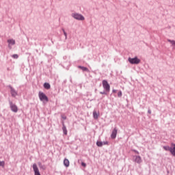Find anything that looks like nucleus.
<instances>
[{
    "label": "nucleus",
    "instance_id": "1",
    "mask_svg": "<svg viewBox=\"0 0 175 175\" xmlns=\"http://www.w3.org/2000/svg\"><path fill=\"white\" fill-rule=\"evenodd\" d=\"M38 95L40 100L42 102H49V98L47 97V96H46V94H44V93L40 92Z\"/></svg>",
    "mask_w": 175,
    "mask_h": 175
},
{
    "label": "nucleus",
    "instance_id": "2",
    "mask_svg": "<svg viewBox=\"0 0 175 175\" xmlns=\"http://www.w3.org/2000/svg\"><path fill=\"white\" fill-rule=\"evenodd\" d=\"M103 86L104 90H106L107 91V92H109L110 91V85L109 84L107 81H106V80L103 81Z\"/></svg>",
    "mask_w": 175,
    "mask_h": 175
},
{
    "label": "nucleus",
    "instance_id": "3",
    "mask_svg": "<svg viewBox=\"0 0 175 175\" xmlns=\"http://www.w3.org/2000/svg\"><path fill=\"white\" fill-rule=\"evenodd\" d=\"M72 17H74L75 20H79L81 21H83V20H85V18L83 16V15L80 14H72Z\"/></svg>",
    "mask_w": 175,
    "mask_h": 175
},
{
    "label": "nucleus",
    "instance_id": "4",
    "mask_svg": "<svg viewBox=\"0 0 175 175\" xmlns=\"http://www.w3.org/2000/svg\"><path fill=\"white\" fill-rule=\"evenodd\" d=\"M129 62H130V64H140V59H139L137 57H135V58L129 57Z\"/></svg>",
    "mask_w": 175,
    "mask_h": 175
},
{
    "label": "nucleus",
    "instance_id": "5",
    "mask_svg": "<svg viewBox=\"0 0 175 175\" xmlns=\"http://www.w3.org/2000/svg\"><path fill=\"white\" fill-rule=\"evenodd\" d=\"M10 109L14 113H17L18 111V107H17V105L15 104H13V103H10Z\"/></svg>",
    "mask_w": 175,
    "mask_h": 175
},
{
    "label": "nucleus",
    "instance_id": "6",
    "mask_svg": "<svg viewBox=\"0 0 175 175\" xmlns=\"http://www.w3.org/2000/svg\"><path fill=\"white\" fill-rule=\"evenodd\" d=\"M33 170L34 172V175H40L39 168H38V165L36 163L33 164Z\"/></svg>",
    "mask_w": 175,
    "mask_h": 175
},
{
    "label": "nucleus",
    "instance_id": "7",
    "mask_svg": "<svg viewBox=\"0 0 175 175\" xmlns=\"http://www.w3.org/2000/svg\"><path fill=\"white\" fill-rule=\"evenodd\" d=\"M134 158V161L136 163L140 164L142 162V157L140 156H135Z\"/></svg>",
    "mask_w": 175,
    "mask_h": 175
},
{
    "label": "nucleus",
    "instance_id": "8",
    "mask_svg": "<svg viewBox=\"0 0 175 175\" xmlns=\"http://www.w3.org/2000/svg\"><path fill=\"white\" fill-rule=\"evenodd\" d=\"M111 139H116L117 137V129H114L112 131V133L111 135Z\"/></svg>",
    "mask_w": 175,
    "mask_h": 175
},
{
    "label": "nucleus",
    "instance_id": "9",
    "mask_svg": "<svg viewBox=\"0 0 175 175\" xmlns=\"http://www.w3.org/2000/svg\"><path fill=\"white\" fill-rule=\"evenodd\" d=\"M170 152L175 157V144H172Z\"/></svg>",
    "mask_w": 175,
    "mask_h": 175
},
{
    "label": "nucleus",
    "instance_id": "10",
    "mask_svg": "<svg viewBox=\"0 0 175 175\" xmlns=\"http://www.w3.org/2000/svg\"><path fill=\"white\" fill-rule=\"evenodd\" d=\"M10 90L12 96H17V92H16V90H14V89L12 87H10Z\"/></svg>",
    "mask_w": 175,
    "mask_h": 175
},
{
    "label": "nucleus",
    "instance_id": "11",
    "mask_svg": "<svg viewBox=\"0 0 175 175\" xmlns=\"http://www.w3.org/2000/svg\"><path fill=\"white\" fill-rule=\"evenodd\" d=\"M93 117L94 120H98L99 117V112H96V111H93Z\"/></svg>",
    "mask_w": 175,
    "mask_h": 175
},
{
    "label": "nucleus",
    "instance_id": "12",
    "mask_svg": "<svg viewBox=\"0 0 175 175\" xmlns=\"http://www.w3.org/2000/svg\"><path fill=\"white\" fill-rule=\"evenodd\" d=\"M64 166H66V167H69L70 162L68 159H65L64 160Z\"/></svg>",
    "mask_w": 175,
    "mask_h": 175
},
{
    "label": "nucleus",
    "instance_id": "13",
    "mask_svg": "<svg viewBox=\"0 0 175 175\" xmlns=\"http://www.w3.org/2000/svg\"><path fill=\"white\" fill-rule=\"evenodd\" d=\"M62 131L64 135H68V130L66 129V126H65V124L64 123H63Z\"/></svg>",
    "mask_w": 175,
    "mask_h": 175
},
{
    "label": "nucleus",
    "instance_id": "14",
    "mask_svg": "<svg viewBox=\"0 0 175 175\" xmlns=\"http://www.w3.org/2000/svg\"><path fill=\"white\" fill-rule=\"evenodd\" d=\"M79 69H81V70H83V72H90V70H88V68H87L86 67L79 66Z\"/></svg>",
    "mask_w": 175,
    "mask_h": 175
},
{
    "label": "nucleus",
    "instance_id": "15",
    "mask_svg": "<svg viewBox=\"0 0 175 175\" xmlns=\"http://www.w3.org/2000/svg\"><path fill=\"white\" fill-rule=\"evenodd\" d=\"M44 88H46V90H50L51 85L49 83H44Z\"/></svg>",
    "mask_w": 175,
    "mask_h": 175
},
{
    "label": "nucleus",
    "instance_id": "16",
    "mask_svg": "<svg viewBox=\"0 0 175 175\" xmlns=\"http://www.w3.org/2000/svg\"><path fill=\"white\" fill-rule=\"evenodd\" d=\"M8 42L9 43V44H16V41H14V40H8Z\"/></svg>",
    "mask_w": 175,
    "mask_h": 175
},
{
    "label": "nucleus",
    "instance_id": "17",
    "mask_svg": "<svg viewBox=\"0 0 175 175\" xmlns=\"http://www.w3.org/2000/svg\"><path fill=\"white\" fill-rule=\"evenodd\" d=\"M96 145L98 146V147H102V146H103V143L102 142L98 141L96 142Z\"/></svg>",
    "mask_w": 175,
    "mask_h": 175
},
{
    "label": "nucleus",
    "instance_id": "18",
    "mask_svg": "<svg viewBox=\"0 0 175 175\" xmlns=\"http://www.w3.org/2000/svg\"><path fill=\"white\" fill-rule=\"evenodd\" d=\"M165 151H170V150H171V147L170 146H163V148Z\"/></svg>",
    "mask_w": 175,
    "mask_h": 175
},
{
    "label": "nucleus",
    "instance_id": "19",
    "mask_svg": "<svg viewBox=\"0 0 175 175\" xmlns=\"http://www.w3.org/2000/svg\"><path fill=\"white\" fill-rule=\"evenodd\" d=\"M167 41L172 44V46H175V41L174 40H167Z\"/></svg>",
    "mask_w": 175,
    "mask_h": 175
},
{
    "label": "nucleus",
    "instance_id": "20",
    "mask_svg": "<svg viewBox=\"0 0 175 175\" xmlns=\"http://www.w3.org/2000/svg\"><path fill=\"white\" fill-rule=\"evenodd\" d=\"M5 167V161H0V167Z\"/></svg>",
    "mask_w": 175,
    "mask_h": 175
},
{
    "label": "nucleus",
    "instance_id": "21",
    "mask_svg": "<svg viewBox=\"0 0 175 175\" xmlns=\"http://www.w3.org/2000/svg\"><path fill=\"white\" fill-rule=\"evenodd\" d=\"M118 98H121V96H122V92L119 91L118 93Z\"/></svg>",
    "mask_w": 175,
    "mask_h": 175
},
{
    "label": "nucleus",
    "instance_id": "22",
    "mask_svg": "<svg viewBox=\"0 0 175 175\" xmlns=\"http://www.w3.org/2000/svg\"><path fill=\"white\" fill-rule=\"evenodd\" d=\"M63 32L64 33V36H65L66 39H67L68 38V34L66 33V31H65V30L63 29Z\"/></svg>",
    "mask_w": 175,
    "mask_h": 175
},
{
    "label": "nucleus",
    "instance_id": "23",
    "mask_svg": "<svg viewBox=\"0 0 175 175\" xmlns=\"http://www.w3.org/2000/svg\"><path fill=\"white\" fill-rule=\"evenodd\" d=\"M12 57H14L15 59H17V58H18V55L14 54L12 55Z\"/></svg>",
    "mask_w": 175,
    "mask_h": 175
},
{
    "label": "nucleus",
    "instance_id": "24",
    "mask_svg": "<svg viewBox=\"0 0 175 175\" xmlns=\"http://www.w3.org/2000/svg\"><path fill=\"white\" fill-rule=\"evenodd\" d=\"M102 143H103V146H106V145L109 144V142H103Z\"/></svg>",
    "mask_w": 175,
    "mask_h": 175
},
{
    "label": "nucleus",
    "instance_id": "25",
    "mask_svg": "<svg viewBox=\"0 0 175 175\" xmlns=\"http://www.w3.org/2000/svg\"><path fill=\"white\" fill-rule=\"evenodd\" d=\"M81 165L83 166V167H85L87 166V165L84 162L81 163Z\"/></svg>",
    "mask_w": 175,
    "mask_h": 175
},
{
    "label": "nucleus",
    "instance_id": "26",
    "mask_svg": "<svg viewBox=\"0 0 175 175\" xmlns=\"http://www.w3.org/2000/svg\"><path fill=\"white\" fill-rule=\"evenodd\" d=\"M62 118L63 120H66V116L65 115H62Z\"/></svg>",
    "mask_w": 175,
    "mask_h": 175
},
{
    "label": "nucleus",
    "instance_id": "27",
    "mask_svg": "<svg viewBox=\"0 0 175 175\" xmlns=\"http://www.w3.org/2000/svg\"><path fill=\"white\" fill-rule=\"evenodd\" d=\"M133 152H135V154H139V151L136 150H133Z\"/></svg>",
    "mask_w": 175,
    "mask_h": 175
},
{
    "label": "nucleus",
    "instance_id": "28",
    "mask_svg": "<svg viewBox=\"0 0 175 175\" xmlns=\"http://www.w3.org/2000/svg\"><path fill=\"white\" fill-rule=\"evenodd\" d=\"M112 92H113V94H116V92H117V90H112Z\"/></svg>",
    "mask_w": 175,
    "mask_h": 175
},
{
    "label": "nucleus",
    "instance_id": "29",
    "mask_svg": "<svg viewBox=\"0 0 175 175\" xmlns=\"http://www.w3.org/2000/svg\"><path fill=\"white\" fill-rule=\"evenodd\" d=\"M100 94H106V93L105 92H100Z\"/></svg>",
    "mask_w": 175,
    "mask_h": 175
}]
</instances>
